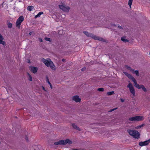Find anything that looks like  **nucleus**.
Instances as JSON below:
<instances>
[{
	"mask_svg": "<svg viewBox=\"0 0 150 150\" xmlns=\"http://www.w3.org/2000/svg\"><path fill=\"white\" fill-rule=\"evenodd\" d=\"M42 61L47 67H50L52 70H55V66L50 58L45 59L44 58H42Z\"/></svg>",
	"mask_w": 150,
	"mask_h": 150,
	"instance_id": "obj_1",
	"label": "nucleus"
},
{
	"mask_svg": "<svg viewBox=\"0 0 150 150\" xmlns=\"http://www.w3.org/2000/svg\"><path fill=\"white\" fill-rule=\"evenodd\" d=\"M127 132L130 135L132 136L134 138L138 139L140 138V134L137 131L128 129Z\"/></svg>",
	"mask_w": 150,
	"mask_h": 150,
	"instance_id": "obj_2",
	"label": "nucleus"
},
{
	"mask_svg": "<svg viewBox=\"0 0 150 150\" xmlns=\"http://www.w3.org/2000/svg\"><path fill=\"white\" fill-rule=\"evenodd\" d=\"M143 117L140 116H137L130 117L129 119V120H127V123H130L129 121H140L143 120Z\"/></svg>",
	"mask_w": 150,
	"mask_h": 150,
	"instance_id": "obj_3",
	"label": "nucleus"
},
{
	"mask_svg": "<svg viewBox=\"0 0 150 150\" xmlns=\"http://www.w3.org/2000/svg\"><path fill=\"white\" fill-rule=\"evenodd\" d=\"M24 18L23 16H20L17 19L16 22V26L20 28L21 23L24 21Z\"/></svg>",
	"mask_w": 150,
	"mask_h": 150,
	"instance_id": "obj_4",
	"label": "nucleus"
},
{
	"mask_svg": "<svg viewBox=\"0 0 150 150\" xmlns=\"http://www.w3.org/2000/svg\"><path fill=\"white\" fill-rule=\"evenodd\" d=\"M127 87L129 88L130 93L132 94L134 96H135V91L132 84L131 83H130L127 86Z\"/></svg>",
	"mask_w": 150,
	"mask_h": 150,
	"instance_id": "obj_5",
	"label": "nucleus"
},
{
	"mask_svg": "<svg viewBox=\"0 0 150 150\" xmlns=\"http://www.w3.org/2000/svg\"><path fill=\"white\" fill-rule=\"evenodd\" d=\"M59 7L60 9L62 10L63 11L68 12L69 10L70 9V8L68 6H65L64 5H59Z\"/></svg>",
	"mask_w": 150,
	"mask_h": 150,
	"instance_id": "obj_6",
	"label": "nucleus"
},
{
	"mask_svg": "<svg viewBox=\"0 0 150 150\" xmlns=\"http://www.w3.org/2000/svg\"><path fill=\"white\" fill-rule=\"evenodd\" d=\"M83 33L88 37L91 38L94 40V38H95L96 36V35L92 33H88V32L86 31H83Z\"/></svg>",
	"mask_w": 150,
	"mask_h": 150,
	"instance_id": "obj_7",
	"label": "nucleus"
},
{
	"mask_svg": "<svg viewBox=\"0 0 150 150\" xmlns=\"http://www.w3.org/2000/svg\"><path fill=\"white\" fill-rule=\"evenodd\" d=\"M150 142V139L144 142H141L139 143V145L140 146H143L148 145Z\"/></svg>",
	"mask_w": 150,
	"mask_h": 150,
	"instance_id": "obj_8",
	"label": "nucleus"
},
{
	"mask_svg": "<svg viewBox=\"0 0 150 150\" xmlns=\"http://www.w3.org/2000/svg\"><path fill=\"white\" fill-rule=\"evenodd\" d=\"M30 69L33 73L35 74L37 72L38 69L37 67L30 66Z\"/></svg>",
	"mask_w": 150,
	"mask_h": 150,
	"instance_id": "obj_9",
	"label": "nucleus"
},
{
	"mask_svg": "<svg viewBox=\"0 0 150 150\" xmlns=\"http://www.w3.org/2000/svg\"><path fill=\"white\" fill-rule=\"evenodd\" d=\"M72 99L76 102H80L81 101V99L79 98V96H73Z\"/></svg>",
	"mask_w": 150,
	"mask_h": 150,
	"instance_id": "obj_10",
	"label": "nucleus"
},
{
	"mask_svg": "<svg viewBox=\"0 0 150 150\" xmlns=\"http://www.w3.org/2000/svg\"><path fill=\"white\" fill-rule=\"evenodd\" d=\"M4 39L3 37L0 34V44H2L4 45H5V42L3 41Z\"/></svg>",
	"mask_w": 150,
	"mask_h": 150,
	"instance_id": "obj_11",
	"label": "nucleus"
},
{
	"mask_svg": "<svg viewBox=\"0 0 150 150\" xmlns=\"http://www.w3.org/2000/svg\"><path fill=\"white\" fill-rule=\"evenodd\" d=\"M94 40H98L103 42H105V40L102 38H100L98 36H96Z\"/></svg>",
	"mask_w": 150,
	"mask_h": 150,
	"instance_id": "obj_12",
	"label": "nucleus"
},
{
	"mask_svg": "<svg viewBox=\"0 0 150 150\" xmlns=\"http://www.w3.org/2000/svg\"><path fill=\"white\" fill-rule=\"evenodd\" d=\"M72 125L73 128L76 130H78L79 131H81V129H80L75 124L72 123Z\"/></svg>",
	"mask_w": 150,
	"mask_h": 150,
	"instance_id": "obj_13",
	"label": "nucleus"
},
{
	"mask_svg": "<svg viewBox=\"0 0 150 150\" xmlns=\"http://www.w3.org/2000/svg\"><path fill=\"white\" fill-rule=\"evenodd\" d=\"M123 73L125 74V75L127 76L131 80H132L134 77L130 74L128 73L127 72H123Z\"/></svg>",
	"mask_w": 150,
	"mask_h": 150,
	"instance_id": "obj_14",
	"label": "nucleus"
},
{
	"mask_svg": "<svg viewBox=\"0 0 150 150\" xmlns=\"http://www.w3.org/2000/svg\"><path fill=\"white\" fill-rule=\"evenodd\" d=\"M72 142L71 141L70 139H67L64 141V144L66 145L67 144H71L72 143Z\"/></svg>",
	"mask_w": 150,
	"mask_h": 150,
	"instance_id": "obj_15",
	"label": "nucleus"
},
{
	"mask_svg": "<svg viewBox=\"0 0 150 150\" xmlns=\"http://www.w3.org/2000/svg\"><path fill=\"white\" fill-rule=\"evenodd\" d=\"M121 40L124 42H127L129 41V40L126 39V37L125 36H123L121 38Z\"/></svg>",
	"mask_w": 150,
	"mask_h": 150,
	"instance_id": "obj_16",
	"label": "nucleus"
},
{
	"mask_svg": "<svg viewBox=\"0 0 150 150\" xmlns=\"http://www.w3.org/2000/svg\"><path fill=\"white\" fill-rule=\"evenodd\" d=\"M141 88H142L143 90L145 92H146L147 90L144 86L142 84H141Z\"/></svg>",
	"mask_w": 150,
	"mask_h": 150,
	"instance_id": "obj_17",
	"label": "nucleus"
},
{
	"mask_svg": "<svg viewBox=\"0 0 150 150\" xmlns=\"http://www.w3.org/2000/svg\"><path fill=\"white\" fill-rule=\"evenodd\" d=\"M46 81L50 85V86L51 87V88H52V84L50 83V82L49 81V79H48V76H46Z\"/></svg>",
	"mask_w": 150,
	"mask_h": 150,
	"instance_id": "obj_18",
	"label": "nucleus"
},
{
	"mask_svg": "<svg viewBox=\"0 0 150 150\" xmlns=\"http://www.w3.org/2000/svg\"><path fill=\"white\" fill-rule=\"evenodd\" d=\"M34 8V7L33 6H29L27 8V9L28 10L31 11L33 10Z\"/></svg>",
	"mask_w": 150,
	"mask_h": 150,
	"instance_id": "obj_19",
	"label": "nucleus"
},
{
	"mask_svg": "<svg viewBox=\"0 0 150 150\" xmlns=\"http://www.w3.org/2000/svg\"><path fill=\"white\" fill-rule=\"evenodd\" d=\"M7 25H8V28H11L12 27V24L9 21H8L7 22Z\"/></svg>",
	"mask_w": 150,
	"mask_h": 150,
	"instance_id": "obj_20",
	"label": "nucleus"
},
{
	"mask_svg": "<svg viewBox=\"0 0 150 150\" xmlns=\"http://www.w3.org/2000/svg\"><path fill=\"white\" fill-rule=\"evenodd\" d=\"M59 145H65L64 144V141L63 140H61L59 142Z\"/></svg>",
	"mask_w": 150,
	"mask_h": 150,
	"instance_id": "obj_21",
	"label": "nucleus"
},
{
	"mask_svg": "<svg viewBox=\"0 0 150 150\" xmlns=\"http://www.w3.org/2000/svg\"><path fill=\"white\" fill-rule=\"evenodd\" d=\"M43 13L42 12H40L38 13V14L37 15L35 16V18H36L37 17H40V15L41 14H43Z\"/></svg>",
	"mask_w": 150,
	"mask_h": 150,
	"instance_id": "obj_22",
	"label": "nucleus"
},
{
	"mask_svg": "<svg viewBox=\"0 0 150 150\" xmlns=\"http://www.w3.org/2000/svg\"><path fill=\"white\" fill-rule=\"evenodd\" d=\"M134 71V72H133V73H134V74H135L137 76H139V72L138 71V70L134 71H134Z\"/></svg>",
	"mask_w": 150,
	"mask_h": 150,
	"instance_id": "obj_23",
	"label": "nucleus"
},
{
	"mask_svg": "<svg viewBox=\"0 0 150 150\" xmlns=\"http://www.w3.org/2000/svg\"><path fill=\"white\" fill-rule=\"evenodd\" d=\"M125 67L126 68L130 70V71H134V69H132L130 67L128 66L127 65H125Z\"/></svg>",
	"mask_w": 150,
	"mask_h": 150,
	"instance_id": "obj_24",
	"label": "nucleus"
},
{
	"mask_svg": "<svg viewBox=\"0 0 150 150\" xmlns=\"http://www.w3.org/2000/svg\"><path fill=\"white\" fill-rule=\"evenodd\" d=\"M114 94V92L113 91L108 92L107 93V95L110 96L111 95H113Z\"/></svg>",
	"mask_w": 150,
	"mask_h": 150,
	"instance_id": "obj_25",
	"label": "nucleus"
},
{
	"mask_svg": "<svg viewBox=\"0 0 150 150\" xmlns=\"http://www.w3.org/2000/svg\"><path fill=\"white\" fill-rule=\"evenodd\" d=\"M28 76V80L30 81H32V78L30 75L28 73H27Z\"/></svg>",
	"mask_w": 150,
	"mask_h": 150,
	"instance_id": "obj_26",
	"label": "nucleus"
},
{
	"mask_svg": "<svg viewBox=\"0 0 150 150\" xmlns=\"http://www.w3.org/2000/svg\"><path fill=\"white\" fill-rule=\"evenodd\" d=\"M133 1V0H129V1L128 4L130 8H131V6L132 4Z\"/></svg>",
	"mask_w": 150,
	"mask_h": 150,
	"instance_id": "obj_27",
	"label": "nucleus"
},
{
	"mask_svg": "<svg viewBox=\"0 0 150 150\" xmlns=\"http://www.w3.org/2000/svg\"><path fill=\"white\" fill-rule=\"evenodd\" d=\"M134 86L135 87L137 88L140 89L141 88V85H139L138 84H137L136 85H134Z\"/></svg>",
	"mask_w": 150,
	"mask_h": 150,
	"instance_id": "obj_28",
	"label": "nucleus"
},
{
	"mask_svg": "<svg viewBox=\"0 0 150 150\" xmlns=\"http://www.w3.org/2000/svg\"><path fill=\"white\" fill-rule=\"evenodd\" d=\"M144 124H143L140 125L136 127V129H139V128H141V127H143L144 126Z\"/></svg>",
	"mask_w": 150,
	"mask_h": 150,
	"instance_id": "obj_29",
	"label": "nucleus"
},
{
	"mask_svg": "<svg viewBox=\"0 0 150 150\" xmlns=\"http://www.w3.org/2000/svg\"><path fill=\"white\" fill-rule=\"evenodd\" d=\"M97 90L98 91H101V92H103L104 91V89L103 88H98L97 89Z\"/></svg>",
	"mask_w": 150,
	"mask_h": 150,
	"instance_id": "obj_30",
	"label": "nucleus"
},
{
	"mask_svg": "<svg viewBox=\"0 0 150 150\" xmlns=\"http://www.w3.org/2000/svg\"><path fill=\"white\" fill-rule=\"evenodd\" d=\"M45 40H46V41H49V42H51V38H47V37H45Z\"/></svg>",
	"mask_w": 150,
	"mask_h": 150,
	"instance_id": "obj_31",
	"label": "nucleus"
},
{
	"mask_svg": "<svg viewBox=\"0 0 150 150\" xmlns=\"http://www.w3.org/2000/svg\"><path fill=\"white\" fill-rule=\"evenodd\" d=\"M131 80L133 82L134 85H136L137 84L136 80L134 78Z\"/></svg>",
	"mask_w": 150,
	"mask_h": 150,
	"instance_id": "obj_32",
	"label": "nucleus"
},
{
	"mask_svg": "<svg viewBox=\"0 0 150 150\" xmlns=\"http://www.w3.org/2000/svg\"><path fill=\"white\" fill-rule=\"evenodd\" d=\"M117 109V108H114L112 109H110L109 111V112H112L114 111V110H116Z\"/></svg>",
	"mask_w": 150,
	"mask_h": 150,
	"instance_id": "obj_33",
	"label": "nucleus"
},
{
	"mask_svg": "<svg viewBox=\"0 0 150 150\" xmlns=\"http://www.w3.org/2000/svg\"><path fill=\"white\" fill-rule=\"evenodd\" d=\"M29 35H34V32H30V33H29Z\"/></svg>",
	"mask_w": 150,
	"mask_h": 150,
	"instance_id": "obj_34",
	"label": "nucleus"
},
{
	"mask_svg": "<svg viewBox=\"0 0 150 150\" xmlns=\"http://www.w3.org/2000/svg\"><path fill=\"white\" fill-rule=\"evenodd\" d=\"M118 28L122 30L123 29V28L121 26H120L119 25H118Z\"/></svg>",
	"mask_w": 150,
	"mask_h": 150,
	"instance_id": "obj_35",
	"label": "nucleus"
},
{
	"mask_svg": "<svg viewBox=\"0 0 150 150\" xmlns=\"http://www.w3.org/2000/svg\"><path fill=\"white\" fill-rule=\"evenodd\" d=\"M38 39L40 42H42V40L41 38H39Z\"/></svg>",
	"mask_w": 150,
	"mask_h": 150,
	"instance_id": "obj_36",
	"label": "nucleus"
},
{
	"mask_svg": "<svg viewBox=\"0 0 150 150\" xmlns=\"http://www.w3.org/2000/svg\"><path fill=\"white\" fill-rule=\"evenodd\" d=\"M54 144L55 145H58L59 144V142H56L54 143Z\"/></svg>",
	"mask_w": 150,
	"mask_h": 150,
	"instance_id": "obj_37",
	"label": "nucleus"
},
{
	"mask_svg": "<svg viewBox=\"0 0 150 150\" xmlns=\"http://www.w3.org/2000/svg\"><path fill=\"white\" fill-rule=\"evenodd\" d=\"M110 25L112 26H116V25L115 24H112V23H111L110 24Z\"/></svg>",
	"mask_w": 150,
	"mask_h": 150,
	"instance_id": "obj_38",
	"label": "nucleus"
},
{
	"mask_svg": "<svg viewBox=\"0 0 150 150\" xmlns=\"http://www.w3.org/2000/svg\"><path fill=\"white\" fill-rule=\"evenodd\" d=\"M86 68L85 67H84L81 69V71H83L85 70Z\"/></svg>",
	"mask_w": 150,
	"mask_h": 150,
	"instance_id": "obj_39",
	"label": "nucleus"
},
{
	"mask_svg": "<svg viewBox=\"0 0 150 150\" xmlns=\"http://www.w3.org/2000/svg\"><path fill=\"white\" fill-rule=\"evenodd\" d=\"M25 139L27 141H28V138L27 136H26L25 137Z\"/></svg>",
	"mask_w": 150,
	"mask_h": 150,
	"instance_id": "obj_40",
	"label": "nucleus"
},
{
	"mask_svg": "<svg viewBox=\"0 0 150 150\" xmlns=\"http://www.w3.org/2000/svg\"><path fill=\"white\" fill-rule=\"evenodd\" d=\"M120 101L122 102H123L124 101V100L122 98H120Z\"/></svg>",
	"mask_w": 150,
	"mask_h": 150,
	"instance_id": "obj_41",
	"label": "nucleus"
},
{
	"mask_svg": "<svg viewBox=\"0 0 150 150\" xmlns=\"http://www.w3.org/2000/svg\"><path fill=\"white\" fill-rule=\"evenodd\" d=\"M27 60L28 61V63H30V59H28Z\"/></svg>",
	"mask_w": 150,
	"mask_h": 150,
	"instance_id": "obj_42",
	"label": "nucleus"
},
{
	"mask_svg": "<svg viewBox=\"0 0 150 150\" xmlns=\"http://www.w3.org/2000/svg\"><path fill=\"white\" fill-rule=\"evenodd\" d=\"M42 89L43 90H44L45 91H46V90H45V88L43 86H42Z\"/></svg>",
	"mask_w": 150,
	"mask_h": 150,
	"instance_id": "obj_43",
	"label": "nucleus"
},
{
	"mask_svg": "<svg viewBox=\"0 0 150 150\" xmlns=\"http://www.w3.org/2000/svg\"><path fill=\"white\" fill-rule=\"evenodd\" d=\"M62 61H63V62H64V61H65V59H63L62 60Z\"/></svg>",
	"mask_w": 150,
	"mask_h": 150,
	"instance_id": "obj_44",
	"label": "nucleus"
},
{
	"mask_svg": "<svg viewBox=\"0 0 150 150\" xmlns=\"http://www.w3.org/2000/svg\"><path fill=\"white\" fill-rule=\"evenodd\" d=\"M149 122H150V120H149Z\"/></svg>",
	"mask_w": 150,
	"mask_h": 150,
	"instance_id": "obj_45",
	"label": "nucleus"
}]
</instances>
